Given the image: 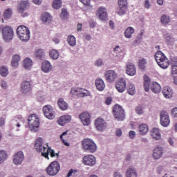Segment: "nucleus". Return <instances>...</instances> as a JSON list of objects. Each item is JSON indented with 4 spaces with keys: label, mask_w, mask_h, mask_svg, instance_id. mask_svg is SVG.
Returning <instances> with one entry per match:
<instances>
[{
    "label": "nucleus",
    "mask_w": 177,
    "mask_h": 177,
    "mask_svg": "<svg viewBox=\"0 0 177 177\" xmlns=\"http://www.w3.org/2000/svg\"><path fill=\"white\" fill-rule=\"evenodd\" d=\"M35 148L37 151L41 153L42 157H45L47 160H49V154L50 157L59 156V153H55L53 149H51L50 147L46 148L44 146V139L42 138H38L35 144Z\"/></svg>",
    "instance_id": "obj_1"
},
{
    "label": "nucleus",
    "mask_w": 177,
    "mask_h": 177,
    "mask_svg": "<svg viewBox=\"0 0 177 177\" xmlns=\"http://www.w3.org/2000/svg\"><path fill=\"white\" fill-rule=\"evenodd\" d=\"M155 59L161 68H163L164 70L168 68L169 66V60L161 51L158 50L155 54Z\"/></svg>",
    "instance_id": "obj_2"
},
{
    "label": "nucleus",
    "mask_w": 177,
    "mask_h": 177,
    "mask_svg": "<svg viewBox=\"0 0 177 177\" xmlns=\"http://www.w3.org/2000/svg\"><path fill=\"white\" fill-rule=\"evenodd\" d=\"M17 35L22 42L30 41V29L26 26H19L17 28Z\"/></svg>",
    "instance_id": "obj_3"
},
{
    "label": "nucleus",
    "mask_w": 177,
    "mask_h": 177,
    "mask_svg": "<svg viewBox=\"0 0 177 177\" xmlns=\"http://www.w3.org/2000/svg\"><path fill=\"white\" fill-rule=\"evenodd\" d=\"M82 146L84 151L88 153H95L97 149V146L91 138H84L82 142Z\"/></svg>",
    "instance_id": "obj_4"
},
{
    "label": "nucleus",
    "mask_w": 177,
    "mask_h": 177,
    "mask_svg": "<svg viewBox=\"0 0 177 177\" xmlns=\"http://www.w3.org/2000/svg\"><path fill=\"white\" fill-rule=\"evenodd\" d=\"M28 124L29 128L32 132H38V128H39V119L37 118L35 114L30 115L28 119Z\"/></svg>",
    "instance_id": "obj_5"
},
{
    "label": "nucleus",
    "mask_w": 177,
    "mask_h": 177,
    "mask_svg": "<svg viewBox=\"0 0 177 177\" xmlns=\"http://www.w3.org/2000/svg\"><path fill=\"white\" fill-rule=\"evenodd\" d=\"M46 171L50 176H56V174H59L60 171V163L57 161L52 162L46 168Z\"/></svg>",
    "instance_id": "obj_6"
},
{
    "label": "nucleus",
    "mask_w": 177,
    "mask_h": 177,
    "mask_svg": "<svg viewBox=\"0 0 177 177\" xmlns=\"http://www.w3.org/2000/svg\"><path fill=\"white\" fill-rule=\"evenodd\" d=\"M113 113L115 118L118 120V121H124L125 118V111L122 106L118 104H115L113 107Z\"/></svg>",
    "instance_id": "obj_7"
},
{
    "label": "nucleus",
    "mask_w": 177,
    "mask_h": 177,
    "mask_svg": "<svg viewBox=\"0 0 177 177\" xmlns=\"http://www.w3.org/2000/svg\"><path fill=\"white\" fill-rule=\"evenodd\" d=\"M3 39L6 42H10L13 39L15 32L10 26H5L2 28Z\"/></svg>",
    "instance_id": "obj_8"
},
{
    "label": "nucleus",
    "mask_w": 177,
    "mask_h": 177,
    "mask_svg": "<svg viewBox=\"0 0 177 177\" xmlns=\"http://www.w3.org/2000/svg\"><path fill=\"white\" fill-rule=\"evenodd\" d=\"M70 93L73 95V96H78L79 97H85L86 96L91 95L89 91L81 88H73Z\"/></svg>",
    "instance_id": "obj_9"
},
{
    "label": "nucleus",
    "mask_w": 177,
    "mask_h": 177,
    "mask_svg": "<svg viewBox=\"0 0 177 177\" xmlns=\"http://www.w3.org/2000/svg\"><path fill=\"white\" fill-rule=\"evenodd\" d=\"M29 8L30 2H28V1L22 0L17 6V11L19 13L21 14L22 17H27L28 14L27 12H24V10L28 9Z\"/></svg>",
    "instance_id": "obj_10"
},
{
    "label": "nucleus",
    "mask_w": 177,
    "mask_h": 177,
    "mask_svg": "<svg viewBox=\"0 0 177 177\" xmlns=\"http://www.w3.org/2000/svg\"><path fill=\"white\" fill-rule=\"evenodd\" d=\"M43 113L46 118H48V120H53L55 117H56V113L55 112L53 107L50 105H46L43 108Z\"/></svg>",
    "instance_id": "obj_11"
},
{
    "label": "nucleus",
    "mask_w": 177,
    "mask_h": 177,
    "mask_svg": "<svg viewBox=\"0 0 177 177\" xmlns=\"http://www.w3.org/2000/svg\"><path fill=\"white\" fill-rule=\"evenodd\" d=\"M104 77L106 82L113 84L116 78H118V74L113 70H109L104 73Z\"/></svg>",
    "instance_id": "obj_12"
},
{
    "label": "nucleus",
    "mask_w": 177,
    "mask_h": 177,
    "mask_svg": "<svg viewBox=\"0 0 177 177\" xmlns=\"http://www.w3.org/2000/svg\"><path fill=\"white\" fill-rule=\"evenodd\" d=\"M160 125L167 127L169 125L171 120H169V115L165 111H162L160 113Z\"/></svg>",
    "instance_id": "obj_13"
},
{
    "label": "nucleus",
    "mask_w": 177,
    "mask_h": 177,
    "mask_svg": "<svg viewBox=\"0 0 177 177\" xmlns=\"http://www.w3.org/2000/svg\"><path fill=\"white\" fill-rule=\"evenodd\" d=\"M115 88L120 93H122L125 92V89H127V80L124 78H120L116 83H115Z\"/></svg>",
    "instance_id": "obj_14"
},
{
    "label": "nucleus",
    "mask_w": 177,
    "mask_h": 177,
    "mask_svg": "<svg viewBox=\"0 0 177 177\" xmlns=\"http://www.w3.org/2000/svg\"><path fill=\"white\" fill-rule=\"evenodd\" d=\"M95 126L97 129V131H99L100 132H103L106 128H107V124L104 121V120L102 118H97L95 120Z\"/></svg>",
    "instance_id": "obj_15"
},
{
    "label": "nucleus",
    "mask_w": 177,
    "mask_h": 177,
    "mask_svg": "<svg viewBox=\"0 0 177 177\" xmlns=\"http://www.w3.org/2000/svg\"><path fill=\"white\" fill-rule=\"evenodd\" d=\"M79 118L83 125L88 126L91 124V115L88 112H83L80 114Z\"/></svg>",
    "instance_id": "obj_16"
},
{
    "label": "nucleus",
    "mask_w": 177,
    "mask_h": 177,
    "mask_svg": "<svg viewBox=\"0 0 177 177\" xmlns=\"http://www.w3.org/2000/svg\"><path fill=\"white\" fill-rule=\"evenodd\" d=\"M32 88L31 87V83L29 81L25 80L21 84V92L24 95L30 93Z\"/></svg>",
    "instance_id": "obj_17"
},
{
    "label": "nucleus",
    "mask_w": 177,
    "mask_h": 177,
    "mask_svg": "<svg viewBox=\"0 0 177 177\" xmlns=\"http://www.w3.org/2000/svg\"><path fill=\"white\" fill-rule=\"evenodd\" d=\"M83 164L89 167H93L96 164V158L93 155L86 156L83 158Z\"/></svg>",
    "instance_id": "obj_18"
},
{
    "label": "nucleus",
    "mask_w": 177,
    "mask_h": 177,
    "mask_svg": "<svg viewBox=\"0 0 177 177\" xmlns=\"http://www.w3.org/2000/svg\"><path fill=\"white\" fill-rule=\"evenodd\" d=\"M24 160V154L23 151H19L15 155H14L13 162L15 165H20L23 160Z\"/></svg>",
    "instance_id": "obj_19"
},
{
    "label": "nucleus",
    "mask_w": 177,
    "mask_h": 177,
    "mask_svg": "<svg viewBox=\"0 0 177 177\" xmlns=\"http://www.w3.org/2000/svg\"><path fill=\"white\" fill-rule=\"evenodd\" d=\"M164 154V149L161 147H158L153 150V157L155 160H158L162 157Z\"/></svg>",
    "instance_id": "obj_20"
},
{
    "label": "nucleus",
    "mask_w": 177,
    "mask_h": 177,
    "mask_svg": "<svg viewBox=\"0 0 177 177\" xmlns=\"http://www.w3.org/2000/svg\"><path fill=\"white\" fill-rule=\"evenodd\" d=\"M126 73L128 75H135L136 74V67L132 63H128L126 67Z\"/></svg>",
    "instance_id": "obj_21"
},
{
    "label": "nucleus",
    "mask_w": 177,
    "mask_h": 177,
    "mask_svg": "<svg viewBox=\"0 0 177 177\" xmlns=\"http://www.w3.org/2000/svg\"><path fill=\"white\" fill-rule=\"evenodd\" d=\"M162 93L166 99H171L172 97L174 91L171 87L165 86L162 91Z\"/></svg>",
    "instance_id": "obj_22"
},
{
    "label": "nucleus",
    "mask_w": 177,
    "mask_h": 177,
    "mask_svg": "<svg viewBox=\"0 0 177 177\" xmlns=\"http://www.w3.org/2000/svg\"><path fill=\"white\" fill-rule=\"evenodd\" d=\"M95 84L97 91H100V92L104 91V88H106V84H104V81H103V79L97 78L95 80Z\"/></svg>",
    "instance_id": "obj_23"
},
{
    "label": "nucleus",
    "mask_w": 177,
    "mask_h": 177,
    "mask_svg": "<svg viewBox=\"0 0 177 177\" xmlns=\"http://www.w3.org/2000/svg\"><path fill=\"white\" fill-rule=\"evenodd\" d=\"M97 16L99 17L100 20L104 21L107 19V12L104 10V8L100 7L97 12Z\"/></svg>",
    "instance_id": "obj_24"
},
{
    "label": "nucleus",
    "mask_w": 177,
    "mask_h": 177,
    "mask_svg": "<svg viewBox=\"0 0 177 177\" xmlns=\"http://www.w3.org/2000/svg\"><path fill=\"white\" fill-rule=\"evenodd\" d=\"M41 70L44 73H49L52 70V64L49 61H44L41 64Z\"/></svg>",
    "instance_id": "obj_25"
},
{
    "label": "nucleus",
    "mask_w": 177,
    "mask_h": 177,
    "mask_svg": "<svg viewBox=\"0 0 177 177\" xmlns=\"http://www.w3.org/2000/svg\"><path fill=\"white\" fill-rule=\"evenodd\" d=\"M71 121V115H62L59 118V119L57 120V122L59 125H66L67 122H69Z\"/></svg>",
    "instance_id": "obj_26"
},
{
    "label": "nucleus",
    "mask_w": 177,
    "mask_h": 177,
    "mask_svg": "<svg viewBox=\"0 0 177 177\" xmlns=\"http://www.w3.org/2000/svg\"><path fill=\"white\" fill-rule=\"evenodd\" d=\"M151 132V135L153 139L156 140H160V139H161V133H160V129H158V128H153Z\"/></svg>",
    "instance_id": "obj_27"
},
{
    "label": "nucleus",
    "mask_w": 177,
    "mask_h": 177,
    "mask_svg": "<svg viewBox=\"0 0 177 177\" xmlns=\"http://www.w3.org/2000/svg\"><path fill=\"white\" fill-rule=\"evenodd\" d=\"M165 39L167 45H173L176 41L175 37L171 33H166L165 35Z\"/></svg>",
    "instance_id": "obj_28"
},
{
    "label": "nucleus",
    "mask_w": 177,
    "mask_h": 177,
    "mask_svg": "<svg viewBox=\"0 0 177 177\" xmlns=\"http://www.w3.org/2000/svg\"><path fill=\"white\" fill-rule=\"evenodd\" d=\"M57 104L59 109L62 111L67 110V109H68V104L64 102V100L62 98H59L58 100Z\"/></svg>",
    "instance_id": "obj_29"
},
{
    "label": "nucleus",
    "mask_w": 177,
    "mask_h": 177,
    "mask_svg": "<svg viewBox=\"0 0 177 177\" xmlns=\"http://www.w3.org/2000/svg\"><path fill=\"white\" fill-rule=\"evenodd\" d=\"M151 90L153 93H160L161 92V86L157 82H153L151 86Z\"/></svg>",
    "instance_id": "obj_30"
},
{
    "label": "nucleus",
    "mask_w": 177,
    "mask_h": 177,
    "mask_svg": "<svg viewBox=\"0 0 177 177\" xmlns=\"http://www.w3.org/2000/svg\"><path fill=\"white\" fill-rule=\"evenodd\" d=\"M35 56L37 57V59H39V60H44V59H45V51L41 48H39L36 50Z\"/></svg>",
    "instance_id": "obj_31"
},
{
    "label": "nucleus",
    "mask_w": 177,
    "mask_h": 177,
    "mask_svg": "<svg viewBox=\"0 0 177 177\" xmlns=\"http://www.w3.org/2000/svg\"><path fill=\"white\" fill-rule=\"evenodd\" d=\"M41 21H43V23L49 24V23H50V21H52V17L50 16V15L49 13L44 12L41 15Z\"/></svg>",
    "instance_id": "obj_32"
},
{
    "label": "nucleus",
    "mask_w": 177,
    "mask_h": 177,
    "mask_svg": "<svg viewBox=\"0 0 177 177\" xmlns=\"http://www.w3.org/2000/svg\"><path fill=\"white\" fill-rule=\"evenodd\" d=\"M150 77L147 75L144 76V89L145 92L150 91Z\"/></svg>",
    "instance_id": "obj_33"
},
{
    "label": "nucleus",
    "mask_w": 177,
    "mask_h": 177,
    "mask_svg": "<svg viewBox=\"0 0 177 177\" xmlns=\"http://www.w3.org/2000/svg\"><path fill=\"white\" fill-rule=\"evenodd\" d=\"M126 176L127 177H138V173L136 172V170L135 169V168L131 167L127 170Z\"/></svg>",
    "instance_id": "obj_34"
},
{
    "label": "nucleus",
    "mask_w": 177,
    "mask_h": 177,
    "mask_svg": "<svg viewBox=\"0 0 177 177\" xmlns=\"http://www.w3.org/2000/svg\"><path fill=\"white\" fill-rule=\"evenodd\" d=\"M67 42L70 46L74 47L77 45V40L74 35H68L67 38Z\"/></svg>",
    "instance_id": "obj_35"
},
{
    "label": "nucleus",
    "mask_w": 177,
    "mask_h": 177,
    "mask_svg": "<svg viewBox=\"0 0 177 177\" xmlns=\"http://www.w3.org/2000/svg\"><path fill=\"white\" fill-rule=\"evenodd\" d=\"M127 93L131 95V96H133V95L136 93V88H135V85H133V84L129 83L128 84Z\"/></svg>",
    "instance_id": "obj_36"
},
{
    "label": "nucleus",
    "mask_w": 177,
    "mask_h": 177,
    "mask_svg": "<svg viewBox=\"0 0 177 177\" xmlns=\"http://www.w3.org/2000/svg\"><path fill=\"white\" fill-rule=\"evenodd\" d=\"M23 66L26 70H30V68L32 67V60H31L30 58H26L24 60Z\"/></svg>",
    "instance_id": "obj_37"
},
{
    "label": "nucleus",
    "mask_w": 177,
    "mask_h": 177,
    "mask_svg": "<svg viewBox=\"0 0 177 177\" xmlns=\"http://www.w3.org/2000/svg\"><path fill=\"white\" fill-rule=\"evenodd\" d=\"M138 131L140 135H146L147 132H149V127L147 124H142L138 127Z\"/></svg>",
    "instance_id": "obj_38"
},
{
    "label": "nucleus",
    "mask_w": 177,
    "mask_h": 177,
    "mask_svg": "<svg viewBox=\"0 0 177 177\" xmlns=\"http://www.w3.org/2000/svg\"><path fill=\"white\" fill-rule=\"evenodd\" d=\"M133 32H135V29L132 27H129L124 32V37H126V38H132V34H133Z\"/></svg>",
    "instance_id": "obj_39"
},
{
    "label": "nucleus",
    "mask_w": 177,
    "mask_h": 177,
    "mask_svg": "<svg viewBox=\"0 0 177 177\" xmlns=\"http://www.w3.org/2000/svg\"><path fill=\"white\" fill-rule=\"evenodd\" d=\"M12 15H13V10H12V8H8L4 11V13H3L4 19L6 20H9V19H11Z\"/></svg>",
    "instance_id": "obj_40"
},
{
    "label": "nucleus",
    "mask_w": 177,
    "mask_h": 177,
    "mask_svg": "<svg viewBox=\"0 0 177 177\" xmlns=\"http://www.w3.org/2000/svg\"><path fill=\"white\" fill-rule=\"evenodd\" d=\"M19 62H20V56L19 55H14L11 62L12 67H17Z\"/></svg>",
    "instance_id": "obj_41"
},
{
    "label": "nucleus",
    "mask_w": 177,
    "mask_h": 177,
    "mask_svg": "<svg viewBox=\"0 0 177 177\" xmlns=\"http://www.w3.org/2000/svg\"><path fill=\"white\" fill-rule=\"evenodd\" d=\"M8 160V153L6 151L0 150V164L5 162Z\"/></svg>",
    "instance_id": "obj_42"
},
{
    "label": "nucleus",
    "mask_w": 177,
    "mask_h": 177,
    "mask_svg": "<svg viewBox=\"0 0 177 177\" xmlns=\"http://www.w3.org/2000/svg\"><path fill=\"white\" fill-rule=\"evenodd\" d=\"M160 21L162 24L167 26V24L171 21V18L168 15H162L160 18Z\"/></svg>",
    "instance_id": "obj_43"
},
{
    "label": "nucleus",
    "mask_w": 177,
    "mask_h": 177,
    "mask_svg": "<svg viewBox=\"0 0 177 177\" xmlns=\"http://www.w3.org/2000/svg\"><path fill=\"white\" fill-rule=\"evenodd\" d=\"M68 15L69 14L67 9L62 8L60 13V19H62V20H67V19H68Z\"/></svg>",
    "instance_id": "obj_44"
},
{
    "label": "nucleus",
    "mask_w": 177,
    "mask_h": 177,
    "mask_svg": "<svg viewBox=\"0 0 177 177\" xmlns=\"http://www.w3.org/2000/svg\"><path fill=\"white\" fill-rule=\"evenodd\" d=\"M50 57L53 59V60H57L59 59V52L56 50H52L49 53Z\"/></svg>",
    "instance_id": "obj_45"
},
{
    "label": "nucleus",
    "mask_w": 177,
    "mask_h": 177,
    "mask_svg": "<svg viewBox=\"0 0 177 177\" xmlns=\"http://www.w3.org/2000/svg\"><path fill=\"white\" fill-rule=\"evenodd\" d=\"M63 2L62 0H54L53 2V9H60L62 8Z\"/></svg>",
    "instance_id": "obj_46"
},
{
    "label": "nucleus",
    "mask_w": 177,
    "mask_h": 177,
    "mask_svg": "<svg viewBox=\"0 0 177 177\" xmlns=\"http://www.w3.org/2000/svg\"><path fill=\"white\" fill-rule=\"evenodd\" d=\"M127 9H128L127 7H119V8L116 10V13L119 16H124V15L127 13Z\"/></svg>",
    "instance_id": "obj_47"
},
{
    "label": "nucleus",
    "mask_w": 177,
    "mask_h": 177,
    "mask_svg": "<svg viewBox=\"0 0 177 177\" xmlns=\"http://www.w3.org/2000/svg\"><path fill=\"white\" fill-rule=\"evenodd\" d=\"M138 64L140 70H145L146 64H147V62L146 61V59L142 58L139 61Z\"/></svg>",
    "instance_id": "obj_48"
},
{
    "label": "nucleus",
    "mask_w": 177,
    "mask_h": 177,
    "mask_svg": "<svg viewBox=\"0 0 177 177\" xmlns=\"http://www.w3.org/2000/svg\"><path fill=\"white\" fill-rule=\"evenodd\" d=\"M0 74L2 77H6L9 74L8 68L5 66H1L0 68Z\"/></svg>",
    "instance_id": "obj_49"
},
{
    "label": "nucleus",
    "mask_w": 177,
    "mask_h": 177,
    "mask_svg": "<svg viewBox=\"0 0 177 177\" xmlns=\"http://www.w3.org/2000/svg\"><path fill=\"white\" fill-rule=\"evenodd\" d=\"M118 6L120 8H128V2L127 0H118Z\"/></svg>",
    "instance_id": "obj_50"
},
{
    "label": "nucleus",
    "mask_w": 177,
    "mask_h": 177,
    "mask_svg": "<svg viewBox=\"0 0 177 177\" xmlns=\"http://www.w3.org/2000/svg\"><path fill=\"white\" fill-rule=\"evenodd\" d=\"M66 135H67V131H64L62 133V135L60 136V139L65 146H70V144L68 142H66V140H64V139H63V136H66Z\"/></svg>",
    "instance_id": "obj_51"
},
{
    "label": "nucleus",
    "mask_w": 177,
    "mask_h": 177,
    "mask_svg": "<svg viewBox=\"0 0 177 177\" xmlns=\"http://www.w3.org/2000/svg\"><path fill=\"white\" fill-rule=\"evenodd\" d=\"M103 64H104L103 59H102L101 58L97 59L94 63V65L96 66L97 67H102Z\"/></svg>",
    "instance_id": "obj_52"
},
{
    "label": "nucleus",
    "mask_w": 177,
    "mask_h": 177,
    "mask_svg": "<svg viewBox=\"0 0 177 177\" xmlns=\"http://www.w3.org/2000/svg\"><path fill=\"white\" fill-rule=\"evenodd\" d=\"M171 74L177 75V65H171Z\"/></svg>",
    "instance_id": "obj_53"
},
{
    "label": "nucleus",
    "mask_w": 177,
    "mask_h": 177,
    "mask_svg": "<svg viewBox=\"0 0 177 177\" xmlns=\"http://www.w3.org/2000/svg\"><path fill=\"white\" fill-rule=\"evenodd\" d=\"M171 66L177 65V57H171Z\"/></svg>",
    "instance_id": "obj_54"
},
{
    "label": "nucleus",
    "mask_w": 177,
    "mask_h": 177,
    "mask_svg": "<svg viewBox=\"0 0 177 177\" xmlns=\"http://www.w3.org/2000/svg\"><path fill=\"white\" fill-rule=\"evenodd\" d=\"M137 114H143V108L141 106H138L136 108Z\"/></svg>",
    "instance_id": "obj_55"
},
{
    "label": "nucleus",
    "mask_w": 177,
    "mask_h": 177,
    "mask_svg": "<svg viewBox=\"0 0 177 177\" xmlns=\"http://www.w3.org/2000/svg\"><path fill=\"white\" fill-rule=\"evenodd\" d=\"M84 6H89L91 5V0H80Z\"/></svg>",
    "instance_id": "obj_56"
},
{
    "label": "nucleus",
    "mask_w": 177,
    "mask_h": 177,
    "mask_svg": "<svg viewBox=\"0 0 177 177\" xmlns=\"http://www.w3.org/2000/svg\"><path fill=\"white\" fill-rule=\"evenodd\" d=\"M136 44H140L142 42V35H138L135 40Z\"/></svg>",
    "instance_id": "obj_57"
},
{
    "label": "nucleus",
    "mask_w": 177,
    "mask_h": 177,
    "mask_svg": "<svg viewBox=\"0 0 177 177\" xmlns=\"http://www.w3.org/2000/svg\"><path fill=\"white\" fill-rule=\"evenodd\" d=\"M129 135L131 139H133V138L136 136V133L134 131H130Z\"/></svg>",
    "instance_id": "obj_58"
},
{
    "label": "nucleus",
    "mask_w": 177,
    "mask_h": 177,
    "mask_svg": "<svg viewBox=\"0 0 177 177\" xmlns=\"http://www.w3.org/2000/svg\"><path fill=\"white\" fill-rule=\"evenodd\" d=\"M73 174H77V170H74V169H71L69 171H68V174H67V177H70V176H71L72 175H73Z\"/></svg>",
    "instance_id": "obj_59"
},
{
    "label": "nucleus",
    "mask_w": 177,
    "mask_h": 177,
    "mask_svg": "<svg viewBox=\"0 0 177 177\" xmlns=\"http://www.w3.org/2000/svg\"><path fill=\"white\" fill-rule=\"evenodd\" d=\"M111 102H113V100L111 99V97H107L105 100V104L108 106L111 104Z\"/></svg>",
    "instance_id": "obj_60"
},
{
    "label": "nucleus",
    "mask_w": 177,
    "mask_h": 177,
    "mask_svg": "<svg viewBox=\"0 0 177 177\" xmlns=\"http://www.w3.org/2000/svg\"><path fill=\"white\" fill-rule=\"evenodd\" d=\"M5 120H6V117L0 118V127H3V125H5Z\"/></svg>",
    "instance_id": "obj_61"
},
{
    "label": "nucleus",
    "mask_w": 177,
    "mask_h": 177,
    "mask_svg": "<svg viewBox=\"0 0 177 177\" xmlns=\"http://www.w3.org/2000/svg\"><path fill=\"white\" fill-rule=\"evenodd\" d=\"M115 135L118 138L121 137L122 135V131L120 129H118L115 132Z\"/></svg>",
    "instance_id": "obj_62"
},
{
    "label": "nucleus",
    "mask_w": 177,
    "mask_h": 177,
    "mask_svg": "<svg viewBox=\"0 0 177 177\" xmlns=\"http://www.w3.org/2000/svg\"><path fill=\"white\" fill-rule=\"evenodd\" d=\"M145 8H146V9H149L150 8V1H149V0L145 1Z\"/></svg>",
    "instance_id": "obj_63"
},
{
    "label": "nucleus",
    "mask_w": 177,
    "mask_h": 177,
    "mask_svg": "<svg viewBox=\"0 0 177 177\" xmlns=\"http://www.w3.org/2000/svg\"><path fill=\"white\" fill-rule=\"evenodd\" d=\"M171 114L174 115V117H177V108H174L171 110Z\"/></svg>",
    "instance_id": "obj_64"
}]
</instances>
